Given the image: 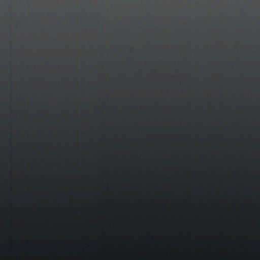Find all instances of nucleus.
<instances>
[{"mask_svg": "<svg viewBox=\"0 0 260 260\" xmlns=\"http://www.w3.org/2000/svg\"><path fill=\"white\" fill-rule=\"evenodd\" d=\"M196 137H197V136H198V135H197V134H196Z\"/></svg>", "mask_w": 260, "mask_h": 260, "instance_id": "f257e3e1", "label": "nucleus"}, {"mask_svg": "<svg viewBox=\"0 0 260 260\" xmlns=\"http://www.w3.org/2000/svg\"><path fill=\"white\" fill-rule=\"evenodd\" d=\"M196 149H198V147H196Z\"/></svg>", "mask_w": 260, "mask_h": 260, "instance_id": "f03ea898", "label": "nucleus"}]
</instances>
